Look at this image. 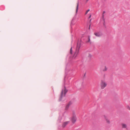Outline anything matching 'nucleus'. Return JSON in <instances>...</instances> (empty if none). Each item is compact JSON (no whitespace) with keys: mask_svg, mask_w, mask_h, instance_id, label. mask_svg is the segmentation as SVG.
<instances>
[{"mask_svg":"<svg viewBox=\"0 0 130 130\" xmlns=\"http://www.w3.org/2000/svg\"><path fill=\"white\" fill-rule=\"evenodd\" d=\"M107 70V68L106 67H105V69L103 70V71H106V70Z\"/></svg>","mask_w":130,"mask_h":130,"instance_id":"12","label":"nucleus"},{"mask_svg":"<svg viewBox=\"0 0 130 130\" xmlns=\"http://www.w3.org/2000/svg\"><path fill=\"white\" fill-rule=\"evenodd\" d=\"M81 43L80 42H78L77 43L75 51L72 53V47L70 49V54L69 61L66 64V68L65 70V75L64 77V81L63 84L64 88L62 90L60 96V97L59 101L62 100L63 98L66 99V95L68 92V90L66 89L65 86V80L66 78V75L68 73L69 74L73 72V70L69 69V67L72 66L74 63L76 62L75 59L79 53V50L81 46Z\"/></svg>","mask_w":130,"mask_h":130,"instance_id":"1","label":"nucleus"},{"mask_svg":"<svg viewBox=\"0 0 130 130\" xmlns=\"http://www.w3.org/2000/svg\"><path fill=\"white\" fill-rule=\"evenodd\" d=\"M90 25L89 27V29H90Z\"/></svg>","mask_w":130,"mask_h":130,"instance_id":"19","label":"nucleus"},{"mask_svg":"<svg viewBox=\"0 0 130 130\" xmlns=\"http://www.w3.org/2000/svg\"><path fill=\"white\" fill-rule=\"evenodd\" d=\"M90 10L89 9H88L86 11V13H85V14H87V13H88V12H89V11Z\"/></svg>","mask_w":130,"mask_h":130,"instance_id":"11","label":"nucleus"},{"mask_svg":"<svg viewBox=\"0 0 130 130\" xmlns=\"http://www.w3.org/2000/svg\"><path fill=\"white\" fill-rule=\"evenodd\" d=\"M77 118L76 117L75 113L74 111H73V117L71 119L72 123H74L76 121Z\"/></svg>","mask_w":130,"mask_h":130,"instance_id":"3","label":"nucleus"},{"mask_svg":"<svg viewBox=\"0 0 130 130\" xmlns=\"http://www.w3.org/2000/svg\"><path fill=\"white\" fill-rule=\"evenodd\" d=\"M86 75V73H85L84 74V76H85Z\"/></svg>","mask_w":130,"mask_h":130,"instance_id":"18","label":"nucleus"},{"mask_svg":"<svg viewBox=\"0 0 130 130\" xmlns=\"http://www.w3.org/2000/svg\"><path fill=\"white\" fill-rule=\"evenodd\" d=\"M72 103L71 101H70L67 104V105L66 106L65 108V110H67L69 108L70 106Z\"/></svg>","mask_w":130,"mask_h":130,"instance_id":"7","label":"nucleus"},{"mask_svg":"<svg viewBox=\"0 0 130 130\" xmlns=\"http://www.w3.org/2000/svg\"><path fill=\"white\" fill-rule=\"evenodd\" d=\"M94 34L97 37H100L102 35V33L100 32H95Z\"/></svg>","mask_w":130,"mask_h":130,"instance_id":"6","label":"nucleus"},{"mask_svg":"<svg viewBox=\"0 0 130 130\" xmlns=\"http://www.w3.org/2000/svg\"><path fill=\"white\" fill-rule=\"evenodd\" d=\"M78 2L77 5L76 7V13H77L78 11ZM76 15H75L73 18L72 21L71 22V27L72 26V25H74L76 22Z\"/></svg>","mask_w":130,"mask_h":130,"instance_id":"2","label":"nucleus"},{"mask_svg":"<svg viewBox=\"0 0 130 130\" xmlns=\"http://www.w3.org/2000/svg\"><path fill=\"white\" fill-rule=\"evenodd\" d=\"M106 83L104 81H102L101 84V87L102 89H104L106 87Z\"/></svg>","mask_w":130,"mask_h":130,"instance_id":"4","label":"nucleus"},{"mask_svg":"<svg viewBox=\"0 0 130 130\" xmlns=\"http://www.w3.org/2000/svg\"><path fill=\"white\" fill-rule=\"evenodd\" d=\"M129 109H130V108H129Z\"/></svg>","mask_w":130,"mask_h":130,"instance_id":"20","label":"nucleus"},{"mask_svg":"<svg viewBox=\"0 0 130 130\" xmlns=\"http://www.w3.org/2000/svg\"><path fill=\"white\" fill-rule=\"evenodd\" d=\"M105 11H104L103 12V15H102V19L103 21V25L104 26V27H105V19L104 18V14H105Z\"/></svg>","mask_w":130,"mask_h":130,"instance_id":"5","label":"nucleus"},{"mask_svg":"<svg viewBox=\"0 0 130 130\" xmlns=\"http://www.w3.org/2000/svg\"><path fill=\"white\" fill-rule=\"evenodd\" d=\"M89 0H84V1L86 3H87Z\"/></svg>","mask_w":130,"mask_h":130,"instance_id":"13","label":"nucleus"},{"mask_svg":"<svg viewBox=\"0 0 130 130\" xmlns=\"http://www.w3.org/2000/svg\"><path fill=\"white\" fill-rule=\"evenodd\" d=\"M69 122V121H66L62 125V127H65L67 124Z\"/></svg>","mask_w":130,"mask_h":130,"instance_id":"8","label":"nucleus"},{"mask_svg":"<svg viewBox=\"0 0 130 130\" xmlns=\"http://www.w3.org/2000/svg\"><path fill=\"white\" fill-rule=\"evenodd\" d=\"M91 55L90 54H89V57L90 58L91 57Z\"/></svg>","mask_w":130,"mask_h":130,"instance_id":"16","label":"nucleus"},{"mask_svg":"<svg viewBox=\"0 0 130 130\" xmlns=\"http://www.w3.org/2000/svg\"><path fill=\"white\" fill-rule=\"evenodd\" d=\"M106 120L107 123H110V121L109 120L107 119Z\"/></svg>","mask_w":130,"mask_h":130,"instance_id":"15","label":"nucleus"},{"mask_svg":"<svg viewBox=\"0 0 130 130\" xmlns=\"http://www.w3.org/2000/svg\"><path fill=\"white\" fill-rule=\"evenodd\" d=\"M91 15L90 14L89 17V19H90V18L91 17Z\"/></svg>","mask_w":130,"mask_h":130,"instance_id":"17","label":"nucleus"},{"mask_svg":"<svg viewBox=\"0 0 130 130\" xmlns=\"http://www.w3.org/2000/svg\"><path fill=\"white\" fill-rule=\"evenodd\" d=\"M90 36H88V42H90Z\"/></svg>","mask_w":130,"mask_h":130,"instance_id":"14","label":"nucleus"},{"mask_svg":"<svg viewBox=\"0 0 130 130\" xmlns=\"http://www.w3.org/2000/svg\"><path fill=\"white\" fill-rule=\"evenodd\" d=\"M122 126L123 128H126V125L125 124H122Z\"/></svg>","mask_w":130,"mask_h":130,"instance_id":"10","label":"nucleus"},{"mask_svg":"<svg viewBox=\"0 0 130 130\" xmlns=\"http://www.w3.org/2000/svg\"><path fill=\"white\" fill-rule=\"evenodd\" d=\"M62 119V117H59L58 120H57V122L59 123H60L61 122V120Z\"/></svg>","mask_w":130,"mask_h":130,"instance_id":"9","label":"nucleus"}]
</instances>
